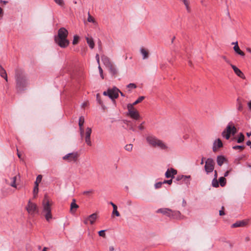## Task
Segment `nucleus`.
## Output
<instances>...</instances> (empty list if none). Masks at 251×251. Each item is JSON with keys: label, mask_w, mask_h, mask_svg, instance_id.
I'll return each mask as SVG.
<instances>
[{"label": "nucleus", "mask_w": 251, "mask_h": 251, "mask_svg": "<svg viewBox=\"0 0 251 251\" xmlns=\"http://www.w3.org/2000/svg\"><path fill=\"white\" fill-rule=\"evenodd\" d=\"M16 88L18 91H23L28 85L26 77L22 70H16L15 74Z\"/></svg>", "instance_id": "f257e3e1"}, {"label": "nucleus", "mask_w": 251, "mask_h": 251, "mask_svg": "<svg viewBox=\"0 0 251 251\" xmlns=\"http://www.w3.org/2000/svg\"><path fill=\"white\" fill-rule=\"evenodd\" d=\"M42 214L45 216L48 222L52 219L51 212V203L48 199L47 195H45L42 201Z\"/></svg>", "instance_id": "f03ea898"}, {"label": "nucleus", "mask_w": 251, "mask_h": 251, "mask_svg": "<svg viewBox=\"0 0 251 251\" xmlns=\"http://www.w3.org/2000/svg\"><path fill=\"white\" fill-rule=\"evenodd\" d=\"M146 141L148 144L153 148H158L161 150L168 148L167 145L161 140L153 135H148L146 137Z\"/></svg>", "instance_id": "7ed1b4c3"}, {"label": "nucleus", "mask_w": 251, "mask_h": 251, "mask_svg": "<svg viewBox=\"0 0 251 251\" xmlns=\"http://www.w3.org/2000/svg\"><path fill=\"white\" fill-rule=\"evenodd\" d=\"M215 162L214 160L211 158L207 159L205 162L204 170L206 174L212 172L214 170Z\"/></svg>", "instance_id": "20e7f679"}, {"label": "nucleus", "mask_w": 251, "mask_h": 251, "mask_svg": "<svg viewBox=\"0 0 251 251\" xmlns=\"http://www.w3.org/2000/svg\"><path fill=\"white\" fill-rule=\"evenodd\" d=\"M128 109V115L132 119L138 120L140 118V115L137 110L135 109L134 107L131 105V104H128L127 105Z\"/></svg>", "instance_id": "39448f33"}, {"label": "nucleus", "mask_w": 251, "mask_h": 251, "mask_svg": "<svg viewBox=\"0 0 251 251\" xmlns=\"http://www.w3.org/2000/svg\"><path fill=\"white\" fill-rule=\"evenodd\" d=\"M26 209L28 213L30 215H34L35 213L38 212V209L37 205L29 200L27 205L26 206Z\"/></svg>", "instance_id": "423d86ee"}, {"label": "nucleus", "mask_w": 251, "mask_h": 251, "mask_svg": "<svg viewBox=\"0 0 251 251\" xmlns=\"http://www.w3.org/2000/svg\"><path fill=\"white\" fill-rule=\"evenodd\" d=\"M55 43L61 48H66L69 44V41L67 38H55Z\"/></svg>", "instance_id": "0eeeda50"}, {"label": "nucleus", "mask_w": 251, "mask_h": 251, "mask_svg": "<svg viewBox=\"0 0 251 251\" xmlns=\"http://www.w3.org/2000/svg\"><path fill=\"white\" fill-rule=\"evenodd\" d=\"M119 92H120V90L116 87L109 89L108 97L112 100L117 99L119 96Z\"/></svg>", "instance_id": "6e6552de"}, {"label": "nucleus", "mask_w": 251, "mask_h": 251, "mask_svg": "<svg viewBox=\"0 0 251 251\" xmlns=\"http://www.w3.org/2000/svg\"><path fill=\"white\" fill-rule=\"evenodd\" d=\"M68 34V30L64 27H61L58 30V35L55 38H67Z\"/></svg>", "instance_id": "1a4fd4ad"}, {"label": "nucleus", "mask_w": 251, "mask_h": 251, "mask_svg": "<svg viewBox=\"0 0 251 251\" xmlns=\"http://www.w3.org/2000/svg\"><path fill=\"white\" fill-rule=\"evenodd\" d=\"M91 133V128L90 127H87L86 129L85 140L87 145L89 146H92V142L90 138Z\"/></svg>", "instance_id": "9d476101"}, {"label": "nucleus", "mask_w": 251, "mask_h": 251, "mask_svg": "<svg viewBox=\"0 0 251 251\" xmlns=\"http://www.w3.org/2000/svg\"><path fill=\"white\" fill-rule=\"evenodd\" d=\"M78 157L77 152L68 153L63 157L64 160H68L69 161H75Z\"/></svg>", "instance_id": "9b49d317"}, {"label": "nucleus", "mask_w": 251, "mask_h": 251, "mask_svg": "<svg viewBox=\"0 0 251 251\" xmlns=\"http://www.w3.org/2000/svg\"><path fill=\"white\" fill-rule=\"evenodd\" d=\"M157 213H161L163 215H166L167 216L170 217L173 215V210L166 208H160L158 209L157 211Z\"/></svg>", "instance_id": "f8f14e48"}, {"label": "nucleus", "mask_w": 251, "mask_h": 251, "mask_svg": "<svg viewBox=\"0 0 251 251\" xmlns=\"http://www.w3.org/2000/svg\"><path fill=\"white\" fill-rule=\"evenodd\" d=\"M177 174V171L173 168L168 169L165 176L167 178H174V176Z\"/></svg>", "instance_id": "ddd939ff"}, {"label": "nucleus", "mask_w": 251, "mask_h": 251, "mask_svg": "<svg viewBox=\"0 0 251 251\" xmlns=\"http://www.w3.org/2000/svg\"><path fill=\"white\" fill-rule=\"evenodd\" d=\"M223 146L222 142L220 139L216 140L213 143L212 148L213 151L214 152L216 151L218 148L222 147Z\"/></svg>", "instance_id": "4468645a"}, {"label": "nucleus", "mask_w": 251, "mask_h": 251, "mask_svg": "<svg viewBox=\"0 0 251 251\" xmlns=\"http://www.w3.org/2000/svg\"><path fill=\"white\" fill-rule=\"evenodd\" d=\"M230 124H228L226 128L222 132V135L223 137H225L227 140L228 139L231 134L230 133Z\"/></svg>", "instance_id": "2eb2a0df"}, {"label": "nucleus", "mask_w": 251, "mask_h": 251, "mask_svg": "<svg viewBox=\"0 0 251 251\" xmlns=\"http://www.w3.org/2000/svg\"><path fill=\"white\" fill-rule=\"evenodd\" d=\"M230 124H228L226 128L222 132V135L223 137H225L227 140L228 139L231 134L230 133Z\"/></svg>", "instance_id": "dca6fc26"}, {"label": "nucleus", "mask_w": 251, "mask_h": 251, "mask_svg": "<svg viewBox=\"0 0 251 251\" xmlns=\"http://www.w3.org/2000/svg\"><path fill=\"white\" fill-rule=\"evenodd\" d=\"M230 66L237 75H238V76L242 78H245L244 75L239 69H238L236 66L232 64H230Z\"/></svg>", "instance_id": "f3484780"}, {"label": "nucleus", "mask_w": 251, "mask_h": 251, "mask_svg": "<svg viewBox=\"0 0 251 251\" xmlns=\"http://www.w3.org/2000/svg\"><path fill=\"white\" fill-rule=\"evenodd\" d=\"M84 123V118L83 116H81L79 119L78 125L79 127L80 134L81 137H83L84 134V130L83 129V125Z\"/></svg>", "instance_id": "a211bd4d"}, {"label": "nucleus", "mask_w": 251, "mask_h": 251, "mask_svg": "<svg viewBox=\"0 0 251 251\" xmlns=\"http://www.w3.org/2000/svg\"><path fill=\"white\" fill-rule=\"evenodd\" d=\"M101 58L102 62L106 68L112 64L109 58L106 56L104 55H102Z\"/></svg>", "instance_id": "6ab92c4d"}, {"label": "nucleus", "mask_w": 251, "mask_h": 251, "mask_svg": "<svg viewBox=\"0 0 251 251\" xmlns=\"http://www.w3.org/2000/svg\"><path fill=\"white\" fill-rule=\"evenodd\" d=\"M217 163L219 166H221L225 161H226V158L223 155H218L217 157Z\"/></svg>", "instance_id": "aec40b11"}, {"label": "nucleus", "mask_w": 251, "mask_h": 251, "mask_svg": "<svg viewBox=\"0 0 251 251\" xmlns=\"http://www.w3.org/2000/svg\"><path fill=\"white\" fill-rule=\"evenodd\" d=\"M78 205L75 203V200L73 199L70 205V212L72 213H75L76 209L78 208Z\"/></svg>", "instance_id": "412c9836"}, {"label": "nucleus", "mask_w": 251, "mask_h": 251, "mask_svg": "<svg viewBox=\"0 0 251 251\" xmlns=\"http://www.w3.org/2000/svg\"><path fill=\"white\" fill-rule=\"evenodd\" d=\"M109 71L110 74L112 75H115L117 74L118 71L116 67L112 64L107 67Z\"/></svg>", "instance_id": "4be33fe9"}, {"label": "nucleus", "mask_w": 251, "mask_h": 251, "mask_svg": "<svg viewBox=\"0 0 251 251\" xmlns=\"http://www.w3.org/2000/svg\"><path fill=\"white\" fill-rule=\"evenodd\" d=\"M247 224V222L245 221H239L233 224L232 226V227H241L245 226Z\"/></svg>", "instance_id": "5701e85b"}, {"label": "nucleus", "mask_w": 251, "mask_h": 251, "mask_svg": "<svg viewBox=\"0 0 251 251\" xmlns=\"http://www.w3.org/2000/svg\"><path fill=\"white\" fill-rule=\"evenodd\" d=\"M233 49L234 51L238 54L241 55V56H244L245 53L243 51H242L239 48L238 45V42H236V45H235L233 47Z\"/></svg>", "instance_id": "b1692460"}, {"label": "nucleus", "mask_w": 251, "mask_h": 251, "mask_svg": "<svg viewBox=\"0 0 251 251\" xmlns=\"http://www.w3.org/2000/svg\"><path fill=\"white\" fill-rule=\"evenodd\" d=\"M0 75L1 77H3L6 81H8L6 71L1 66H0Z\"/></svg>", "instance_id": "393cba45"}, {"label": "nucleus", "mask_w": 251, "mask_h": 251, "mask_svg": "<svg viewBox=\"0 0 251 251\" xmlns=\"http://www.w3.org/2000/svg\"><path fill=\"white\" fill-rule=\"evenodd\" d=\"M97 218V215L96 213H93L88 217L89 222L90 224L93 225Z\"/></svg>", "instance_id": "a878e982"}, {"label": "nucleus", "mask_w": 251, "mask_h": 251, "mask_svg": "<svg viewBox=\"0 0 251 251\" xmlns=\"http://www.w3.org/2000/svg\"><path fill=\"white\" fill-rule=\"evenodd\" d=\"M140 52L143 56V59H146L149 57V52L147 50L143 48H141L140 50Z\"/></svg>", "instance_id": "bb28decb"}, {"label": "nucleus", "mask_w": 251, "mask_h": 251, "mask_svg": "<svg viewBox=\"0 0 251 251\" xmlns=\"http://www.w3.org/2000/svg\"><path fill=\"white\" fill-rule=\"evenodd\" d=\"M86 39L87 40V43L89 45L90 48L92 49H93L95 46V44L93 38L92 37H86Z\"/></svg>", "instance_id": "cd10ccee"}, {"label": "nucleus", "mask_w": 251, "mask_h": 251, "mask_svg": "<svg viewBox=\"0 0 251 251\" xmlns=\"http://www.w3.org/2000/svg\"><path fill=\"white\" fill-rule=\"evenodd\" d=\"M38 184L37 183H34V187L33 190V197L35 198L36 197L38 191H39V188H38Z\"/></svg>", "instance_id": "c85d7f7f"}, {"label": "nucleus", "mask_w": 251, "mask_h": 251, "mask_svg": "<svg viewBox=\"0 0 251 251\" xmlns=\"http://www.w3.org/2000/svg\"><path fill=\"white\" fill-rule=\"evenodd\" d=\"M173 215L171 217V218H174V219H177L180 216V213L178 211H173Z\"/></svg>", "instance_id": "c756f323"}, {"label": "nucleus", "mask_w": 251, "mask_h": 251, "mask_svg": "<svg viewBox=\"0 0 251 251\" xmlns=\"http://www.w3.org/2000/svg\"><path fill=\"white\" fill-rule=\"evenodd\" d=\"M229 124H230V128H231V130H230V134L234 135L237 132V129L232 122H230Z\"/></svg>", "instance_id": "7c9ffc66"}, {"label": "nucleus", "mask_w": 251, "mask_h": 251, "mask_svg": "<svg viewBox=\"0 0 251 251\" xmlns=\"http://www.w3.org/2000/svg\"><path fill=\"white\" fill-rule=\"evenodd\" d=\"M237 109L239 111L243 110V105L239 99L237 100Z\"/></svg>", "instance_id": "2f4dec72"}, {"label": "nucleus", "mask_w": 251, "mask_h": 251, "mask_svg": "<svg viewBox=\"0 0 251 251\" xmlns=\"http://www.w3.org/2000/svg\"><path fill=\"white\" fill-rule=\"evenodd\" d=\"M219 182L222 187L224 186L226 184V179L224 177H220L219 179Z\"/></svg>", "instance_id": "473e14b6"}, {"label": "nucleus", "mask_w": 251, "mask_h": 251, "mask_svg": "<svg viewBox=\"0 0 251 251\" xmlns=\"http://www.w3.org/2000/svg\"><path fill=\"white\" fill-rule=\"evenodd\" d=\"M212 186L214 187L217 188L219 186V181L217 178H214L212 181Z\"/></svg>", "instance_id": "72a5a7b5"}, {"label": "nucleus", "mask_w": 251, "mask_h": 251, "mask_svg": "<svg viewBox=\"0 0 251 251\" xmlns=\"http://www.w3.org/2000/svg\"><path fill=\"white\" fill-rule=\"evenodd\" d=\"M145 99V97L144 96H141L138 98V99L135 100L133 103L131 104V105L134 107V106L138 103L141 102L144 99Z\"/></svg>", "instance_id": "f704fd0d"}, {"label": "nucleus", "mask_w": 251, "mask_h": 251, "mask_svg": "<svg viewBox=\"0 0 251 251\" xmlns=\"http://www.w3.org/2000/svg\"><path fill=\"white\" fill-rule=\"evenodd\" d=\"M244 139H245L244 135H243V134L242 133H240L239 134V137L237 140V142L238 143H242L244 141Z\"/></svg>", "instance_id": "c9c22d12"}, {"label": "nucleus", "mask_w": 251, "mask_h": 251, "mask_svg": "<svg viewBox=\"0 0 251 251\" xmlns=\"http://www.w3.org/2000/svg\"><path fill=\"white\" fill-rule=\"evenodd\" d=\"M190 178V176L180 175V176H177L176 179V180L179 181L182 179H185L186 178Z\"/></svg>", "instance_id": "e433bc0d"}, {"label": "nucleus", "mask_w": 251, "mask_h": 251, "mask_svg": "<svg viewBox=\"0 0 251 251\" xmlns=\"http://www.w3.org/2000/svg\"><path fill=\"white\" fill-rule=\"evenodd\" d=\"M113 208V210L112 211V214H115L117 217L120 216V213L117 210V206H115Z\"/></svg>", "instance_id": "4c0bfd02"}, {"label": "nucleus", "mask_w": 251, "mask_h": 251, "mask_svg": "<svg viewBox=\"0 0 251 251\" xmlns=\"http://www.w3.org/2000/svg\"><path fill=\"white\" fill-rule=\"evenodd\" d=\"M16 179H17L16 176H15L12 177V181L11 182V183L10 184L11 186L14 187V188H16Z\"/></svg>", "instance_id": "58836bf2"}, {"label": "nucleus", "mask_w": 251, "mask_h": 251, "mask_svg": "<svg viewBox=\"0 0 251 251\" xmlns=\"http://www.w3.org/2000/svg\"><path fill=\"white\" fill-rule=\"evenodd\" d=\"M126 87L127 88L129 89L128 91H130V89H135L137 87V86L135 84L131 83L128 84Z\"/></svg>", "instance_id": "ea45409f"}, {"label": "nucleus", "mask_w": 251, "mask_h": 251, "mask_svg": "<svg viewBox=\"0 0 251 251\" xmlns=\"http://www.w3.org/2000/svg\"><path fill=\"white\" fill-rule=\"evenodd\" d=\"M88 18L87 21L88 22L90 23H94L95 22V21L94 19L90 15L89 12L88 13Z\"/></svg>", "instance_id": "a19ab883"}, {"label": "nucleus", "mask_w": 251, "mask_h": 251, "mask_svg": "<svg viewBox=\"0 0 251 251\" xmlns=\"http://www.w3.org/2000/svg\"><path fill=\"white\" fill-rule=\"evenodd\" d=\"M79 39V37L77 35H75L73 40V44L76 45L77 44Z\"/></svg>", "instance_id": "79ce46f5"}, {"label": "nucleus", "mask_w": 251, "mask_h": 251, "mask_svg": "<svg viewBox=\"0 0 251 251\" xmlns=\"http://www.w3.org/2000/svg\"><path fill=\"white\" fill-rule=\"evenodd\" d=\"M54 2L61 6H63L64 4L63 0H53Z\"/></svg>", "instance_id": "37998d69"}, {"label": "nucleus", "mask_w": 251, "mask_h": 251, "mask_svg": "<svg viewBox=\"0 0 251 251\" xmlns=\"http://www.w3.org/2000/svg\"><path fill=\"white\" fill-rule=\"evenodd\" d=\"M125 149L127 151H131L132 149V144L127 145L125 146Z\"/></svg>", "instance_id": "c03bdc74"}, {"label": "nucleus", "mask_w": 251, "mask_h": 251, "mask_svg": "<svg viewBox=\"0 0 251 251\" xmlns=\"http://www.w3.org/2000/svg\"><path fill=\"white\" fill-rule=\"evenodd\" d=\"M42 175H38L37 177H36V181L35 182V183H37L39 185V183L42 180Z\"/></svg>", "instance_id": "a18cd8bd"}, {"label": "nucleus", "mask_w": 251, "mask_h": 251, "mask_svg": "<svg viewBox=\"0 0 251 251\" xmlns=\"http://www.w3.org/2000/svg\"><path fill=\"white\" fill-rule=\"evenodd\" d=\"M105 230H102L100 231H99L98 233L100 236L105 237Z\"/></svg>", "instance_id": "49530a36"}, {"label": "nucleus", "mask_w": 251, "mask_h": 251, "mask_svg": "<svg viewBox=\"0 0 251 251\" xmlns=\"http://www.w3.org/2000/svg\"><path fill=\"white\" fill-rule=\"evenodd\" d=\"M163 184L162 182H158L156 183L154 185V187L155 189L159 188L161 187L162 185Z\"/></svg>", "instance_id": "de8ad7c7"}, {"label": "nucleus", "mask_w": 251, "mask_h": 251, "mask_svg": "<svg viewBox=\"0 0 251 251\" xmlns=\"http://www.w3.org/2000/svg\"><path fill=\"white\" fill-rule=\"evenodd\" d=\"M232 148L234 149V150H237V149H241V150H243L245 149V146H239V145H237V146H233L232 147Z\"/></svg>", "instance_id": "09e8293b"}, {"label": "nucleus", "mask_w": 251, "mask_h": 251, "mask_svg": "<svg viewBox=\"0 0 251 251\" xmlns=\"http://www.w3.org/2000/svg\"><path fill=\"white\" fill-rule=\"evenodd\" d=\"M98 69H99V73L100 74L101 77L102 79H103L104 78V76H103V71H102V68L100 66V65H99Z\"/></svg>", "instance_id": "8fccbe9b"}, {"label": "nucleus", "mask_w": 251, "mask_h": 251, "mask_svg": "<svg viewBox=\"0 0 251 251\" xmlns=\"http://www.w3.org/2000/svg\"><path fill=\"white\" fill-rule=\"evenodd\" d=\"M186 6L187 10L189 11V2L187 0H182Z\"/></svg>", "instance_id": "3c124183"}, {"label": "nucleus", "mask_w": 251, "mask_h": 251, "mask_svg": "<svg viewBox=\"0 0 251 251\" xmlns=\"http://www.w3.org/2000/svg\"><path fill=\"white\" fill-rule=\"evenodd\" d=\"M173 180L172 179L169 180H165L164 181L162 182L163 184H168L169 185H171L172 183Z\"/></svg>", "instance_id": "603ef678"}, {"label": "nucleus", "mask_w": 251, "mask_h": 251, "mask_svg": "<svg viewBox=\"0 0 251 251\" xmlns=\"http://www.w3.org/2000/svg\"><path fill=\"white\" fill-rule=\"evenodd\" d=\"M224 206H222V209L219 211V215L220 216H223L225 214L224 211Z\"/></svg>", "instance_id": "864d4df0"}, {"label": "nucleus", "mask_w": 251, "mask_h": 251, "mask_svg": "<svg viewBox=\"0 0 251 251\" xmlns=\"http://www.w3.org/2000/svg\"><path fill=\"white\" fill-rule=\"evenodd\" d=\"M97 100L100 104H102V102L100 98V95L99 94H97Z\"/></svg>", "instance_id": "5fc2aeb1"}, {"label": "nucleus", "mask_w": 251, "mask_h": 251, "mask_svg": "<svg viewBox=\"0 0 251 251\" xmlns=\"http://www.w3.org/2000/svg\"><path fill=\"white\" fill-rule=\"evenodd\" d=\"M222 58L224 59V60L228 64H229L230 65L231 64L230 63V61L225 56H222Z\"/></svg>", "instance_id": "6e6d98bb"}, {"label": "nucleus", "mask_w": 251, "mask_h": 251, "mask_svg": "<svg viewBox=\"0 0 251 251\" xmlns=\"http://www.w3.org/2000/svg\"><path fill=\"white\" fill-rule=\"evenodd\" d=\"M92 192H93V191L92 190H89V191H84L83 193L84 195H88L90 193H92Z\"/></svg>", "instance_id": "4d7b16f0"}, {"label": "nucleus", "mask_w": 251, "mask_h": 251, "mask_svg": "<svg viewBox=\"0 0 251 251\" xmlns=\"http://www.w3.org/2000/svg\"><path fill=\"white\" fill-rule=\"evenodd\" d=\"M96 59L97 60V62L98 64L99 65H100V57H99V55L98 54H96Z\"/></svg>", "instance_id": "13d9d810"}, {"label": "nucleus", "mask_w": 251, "mask_h": 251, "mask_svg": "<svg viewBox=\"0 0 251 251\" xmlns=\"http://www.w3.org/2000/svg\"><path fill=\"white\" fill-rule=\"evenodd\" d=\"M109 92V89H108L106 91H104L103 93V95L104 96H108Z\"/></svg>", "instance_id": "bf43d9fd"}, {"label": "nucleus", "mask_w": 251, "mask_h": 251, "mask_svg": "<svg viewBox=\"0 0 251 251\" xmlns=\"http://www.w3.org/2000/svg\"><path fill=\"white\" fill-rule=\"evenodd\" d=\"M218 177V172L216 170H215L214 171V178H217Z\"/></svg>", "instance_id": "052dcab7"}, {"label": "nucleus", "mask_w": 251, "mask_h": 251, "mask_svg": "<svg viewBox=\"0 0 251 251\" xmlns=\"http://www.w3.org/2000/svg\"><path fill=\"white\" fill-rule=\"evenodd\" d=\"M89 222V219H88V217L85 219L84 220V223L86 225L88 224Z\"/></svg>", "instance_id": "680f3d73"}, {"label": "nucleus", "mask_w": 251, "mask_h": 251, "mask_svg": "<svg viewBox=\"0 0 251 251\" xmlns=\"http://www.w3.org/2000/svg\"><path fill=\"white\" fill-rule=\"evenodd\" d=\"M229 171H226L225 174H224V176L223 177H224L225 178V177H226L228 176V174H229Z\"/></svg>", "instance_id": "e2e57ef3"}, {"label": "nucleus", "mask_w": 251, "mask_h": 251, "mask_svg": "<svg viewBox=\"0 0 251 251\" xmlns=\"http://www.w3.org/2000/svg\"><path fill=\"white\" fill-rule=\"evenodd\" d=\"M246 145L251 148V141L249 140L246 142Z\"/></svg>", "instance_id": "0e129e2a"}, {"label": "nucleus", "mask_w": 251, "mask_h": 251, "mask_svg": "<svg viewBox=\"0 0 251 251\" xmlns=\"http://www.w3.org/2000/svg\"><path fill=\"white\" fill-rule=\"evenodd\" d=\"M138 128L140 129V130H143L144 127V126H142V124L140 125L139 126H138Z\"/></svg>", "instance_id": "69168bd1"}, {"label": "nucleus", "mask_w": 251, "mask_h": 251, "mask_svg": "<svg viewBox=\"0 0 251 251\" xmlns=\"http://www.w3.org/2000/svg\"><path fill=\"white\" fill-rule=\"evenodd\" d=\"M248 106L249 108L251 110V100H250L248 103Z\"/></svg>", "instance_id": "338daca9"}, {"label": "nucleus", "mask_w": 251, "mask_h": 251, "mask_svg": "<svg viewBox=\"0 0 251 251\" xmlns=\"http://www.w3.org/2000/svg\"><path fill=\"white\" fill-rule=\"evenodd\" d=\"M114 251V248L113 246H110L109 247V251Z\"/></svg>", "instance_id": "774afa93"}]
</instances>
